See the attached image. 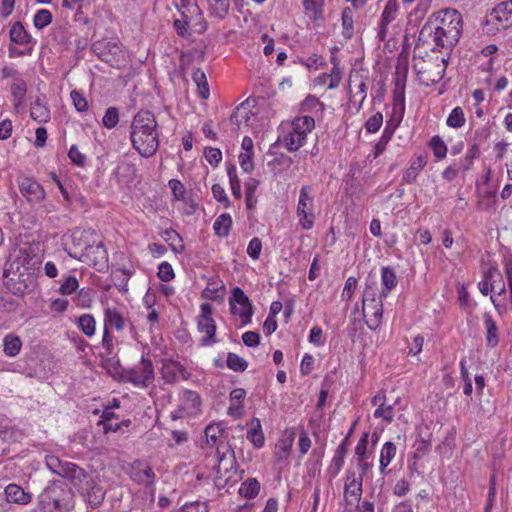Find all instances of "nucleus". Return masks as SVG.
<instances>
[{
    "label": "nucleus",
    "mask_w": 512,
    "mask_h": 512,
    "mask_svg": "<svg viewBox=\"0 0 512 512\" xmlns=\"http://www.w3.org/2000/svg\"><path fill=\"white\" fill-rule=\"evenodd\" d=\"M462 16L451 8L440 10L432 15L420 31V39L432 38L435 49H452L462 33Z\"/></svg>",
    "instance_id": "nucleus-1"
},
{
    "label": "nucleus",
    "mask_w": 512,
    "mask_h": 512,
    "mask_svg": "<svg viewBox=\"0 0 512 512\" xmlns=\"http://www.w3.org/2000/svg\"><path fill=\"white\" fill-rule=\"evenodd\" d=\"M133 148L143 157L155 155L159 148L158 123L149 110H140L133 117L130 126Z\"/></svg>",
    "instance_id": "nucleus-2"
},
{
    "label": "nucleus",
    "mask_w": 512,
    "mask_h": 512,
    "mask_svg": "<svg viewBox=\"0 0 512 512\" xmlns=\"http://www.w3.org/2000/svg\"><path fill=\"white\" fill-rule=\"evenodd\" d=\"M74 504L72 489L62 482H53L38 496L36 512H69Z\"/></svg>",
    "instance_id": "nucleus-3"
},
{
    "label": "nucleus",
    "mask_w": 512,
    "mask_h": 512,
    "mask_svg": "<svg viewBox=\"0 0 512 512\" xmlns=\"http://www.w3.org/2000/svg\"><path fill=\"white\" fill-rule=\"evenodd\" d=\"M178 11L179 17L174 19L173 26L180 37L189 38L191 32L201 34L206 30L202 11L195 2L181 0Z\"/></svg>",
    "instance_id": "nucleus-4"
},
{
    "label": "nucleus",
    "mask_w": 512,
    "mask_h": 512,
    "mask_svg": "<svg viewBox=\"0 0 512 512\" xmlns=\"http://www.w3.org/2000/svg\"><path fill=\"white\" fill-rule=\"evenodd\" d=\"M124 381L138 388H147L155 379L154 366L149 358L142 357L141 361L123 373Z\"/></svg>",
    "instance_id": "nucleus-5"
},
{
    "label": "nucleus",
    "mask_w": 512,
    "mask_h": 512,
    "mask_svg": "<svg viewBox=\"0 0 512 512\" xmlns=\"http://www.w3.org/2000/svg\"><path fill=\"white\" fill-rule=\"evenodd\" d=\"M92 50L98 57L112 67H120L125 62V51L116 40L103 39L93 43Z\"/></svg>",
    "instance_id": "nucleus-6"
},
{
    "label": "nucleus",
    "mask_w": 512,
    "mask_h": 512,
    "mask_svg": "<svg viewBox=\"0 0 512 512\" xmlns=\"http://www.w3.org/2000/svg\"><path fill=\"white\" fill-rule=\"evenodd\" d=\"M314 206L313 187L310 185L302 186L300 189L296 214L299 219V225L305 230L311 229L314 225Z\"/></svg>",
    "instance_id": "nucleus-7"
},
{
    "label": "nucleus",
    "mask_w": 512,
    "mask_h": 512,
    "mask_svg": "<svg viewBox=\"0 0 512 512\" xmlns=\"http://www.w3.org/2000/svg\"><path fill=\"white\" fill-rule=\"evenodd\" d=\"M69 255L75 259L94 266L99 271H101L108 262L107 251L101 242L96 245L87 244L84 246L80 253H69Z\"/></svg>",
    "instance_id": "nucleus-8"
},
{
    "label": "nucleus",
    "mask_w": 512,
    "mask_h": 512,
    "mask_svg": "<svg viewBox=\"0 0 512 512\" xmlns=\"http://www.w3.org/2000/svg\"><path fill=\"white\" fill-rule=\"evenodd\" d=\"M226 450L230 454L229 456L226 455V452L221 453L220 447H217L218 465L216 467L215 477L217 487H224L229 479L237 473L234 451L230 446L226 447Z\"/></svg>",
    "instance_id": "nucleus-9"
},
{
    "label": "nucleus",
    "mask_w": 512,
    "mask_h": 512,
    "mask_svg": "<svg viewBox=\"0 0 512 512\" xmlns=\"http://www.w3.org/2000/svg\"><path fill=\"white\" fill-rule=\"evenodd\" d=\"M201 313L198 316L197 326L201 333L205 336L201 339L203 346H209L217 342L215 338L216 324L212 318L213 307L210 303H202L200 306Z\"/></svg>",
    "instance_id": "nucleus-10"
},
{
    "label": "nucleus",
    "mask_w": 512,
    "mask_h": 512,
    "mask_svg": "<svg viewBox=\"0 0 512 512\" xmlns=\"http://www.w3.org/2000/svg\"><path fill=\"white\" fill-rule=\"evenodd\" d=\"M229 304L231 313L233 315H238L241 318L243 325H247L251 322L253 306L241 288L235 287L232 290V295L229 298Z\"/></svg>",
    "instance_id": "nucleus-11"
},
{
    "label": "nucleus",
    "mask_w": 512,
    "mask_h": 512,
    "mask_svg": "<svg viewBox=\"0 0 512 512\" xmlns=\"http://www.w3.org/2000/svg\"><path fill=\"white\" fill-rule=\"evenodd\" d=\"M181 404L172 412V419L194 416L200 412V395L192 390H184L180 397Z\"/></svg>",
    "instance_id": "nucleus-12"
},
{
    "label": "nucleus",
    "mask_w": 512,
    "mask_h": 512,
    "mask_svg": "<svg viewBox=\"0 0 512 512\" xmlns=\"http://www.w3.org/2000/svg\"><path fill=\"white\" fill-rule=\"evenodd\" d=\"M382 299L379 296V300L377 301L372 295V298H369V291H364L363 295V314L367 319V325L370 329H376L381 322L383 316V303Z\"/></svg>",
    "instance_id": "nucleus-13"
},
{
    "label": "nucleus",
    "mask_w": 512,
    "mask_h": 512,
    "mask_svg": "<svg viewBox=\"0 0 512 512\" xmlns=\"http://www.w3.org/2000/svg\"><path fill=\"white\" fill-rule=\"evenodd\" d=\"M161 364L159 372L166 384H174L180 378L187 380L191 375L180 362L173 359H162Z\"/></svg>",
    "instance_id": "nucleus-14"
},
{
    "label": "nucleus",
    "mask_w": 512,
    "mask_h": 512,
    "mask_svg": "<svg viewBox=\"0 0 512 512\" xmlns=\"http://www.w3.org/2000/svg\"><path fill=\"white\" fill-rule=\"evenodd\" d=\"M487 23L496 25V29H507L512 25V0L498 4L490 13Z\"/></svg>",
    "instance_id": "nucleus-15"
},
{
    "label": "nucleus",
    "mask_w": 512,
    "mask_h": 512,
    "mask_svg": "<svg viewBox=\"0 0 512 512\" xmlns=\"http://www.w3.org/2000/svg\"><path fill=\"white\" fill-rule=\"evenodd\" d=\"M366 78L361 75H350V100L349 102L359 111L362 108L363 102L366 99L367 84Z\"/></svg>",
    "instance_id": "nucleus-16"
},
{
    "label": "nucleus",
    "mask_w": 512,
    "mask_h": 512,
    "mask_svg": "<svg viewBox=\"0 0 512 512\" xmlns=\"http://www.w3.org/2000/svg\"><path fill=\"white\" fill-rule=\"evenodd\" d=\"M79 492L84 496L86 502L92 508L99 507L105 498V491L103 488L91 478Z\"/></svg>",
    "instance_id": "nucleus-17"
},
{
    "label": "nucleus",
    "mask_w": 512,
    "mask_h": 512,
    "mask_svg": "<svg viewBox=\"0 0 512 512\" xmlns=\"http://www.w3.org/2000/svg\"><path fill=\"white\" fill-rule=\"evenodd\" d=\"M21 194L30 202H39L45 198L43 187L35 180L24 178L19 182Z\"/></svg>",
    "instance_id": "nucleus-18"
},
{
    "label": "nucleus",
    "mask_w": 512,
    "mask_h": 512,
    "mask_svg": "<svg viewBox=\"0 0 512 512\" xmlns=\"http://www.w3.org/2000/svg\"><path fill=\"white\" fill-rule=\"evenodd\" d=\"M363 476L364 474L356 475L353 470H348L345 478L344 495L345 497H354L359 502L363 492Z\"/></svg>",
    "instance_id": "nucleus-19"
},
{
    "label": "nucleus",
    "mask_w": 512,
    "mask_h": 512,
    "mask_svg": "<svg viewBox=\"0 0 512 512\" xmlns=\"http://www.w3.org/2000/svg\"><path fill=\"white\" fill-rule=\"evenodd\" d=\"M61 477L70 480L78 490L92 478L83 468L72 462H68Z\"/></svg>",
    "instance_id": "nucleus-20"
},
{
    "label": "nucleus",
    "mask_w": 512,
    "mask_h": 512,
    "mask_svg": "<svg viewBox=\"0 0 512 512\" xmlns=\"http://www.w3.org/2000/svg\"><path fill=\"white\" fill-rule=\"evenodd\" d=\"M4 498L8 505L10 503L27 505L32 501V494L26 492L21 486L11 483L5 487Z\"/></svg>",
    "instance_id": "nucleus-21"
},
{
    "label": "nucleus",
    "mask_w": 512,
    "mask_h": 512,
    "mask_svg": "<svg viewBox=\"0 0 512 512\" xmlns=\"http://www.w3.org/2000/svg\"><path fill=\"white\" fill-rule=\"evenodd\" d=\"M369 442V433L365 432L361 436L355 448V455L357 456V464L362 474H365L372 468V463L368 461L370 454L367 452Z\"/></svg>",
    "instance_id": "nucleus-22"
},
{
    "label": "nucleus",
    "mask_w": 512,
    "mask_h": 512,
    "mask_svg": "<svg viewBox=\"0 0 512 512\" xmlns=\"http://www.w3.org/2000/svg\"><path fill=\"white\" fill-rule=\"evenodd\" d=\"M349 442L348 438H344L343 441L337 447L335 454L332 458L331 465L328 469L329 474L332 477L338 475L344 465V459L348 452Z\"/></svg>",
    "instance_id": "nucleus-23"
},
{
    "label": "nucleus",
    "mask_w": 512,
    "mask_h": 512,
    "mask_svg": "<svg viewBox=\"0 0 512 512\" xmlns=\"http://www.w3.org/2000/svg\"><path fill=\"white\" fill-rule=\"evenodd\" d=\"M253 113L249 109V101L246 100L239 104L232 112L230 116V121L237 126L240 127L241 124L249 125L251 118L253 117Z\"/></svg>",
    "instance_id": "nucleus-24"
},
{
    "label": "nucleus",
    "mask_w": 512,
    "mask_h": 512,
    "mask_svg": "<svg viewBox=\"0 0 512 512\" xmlns=\"http://www.w3.org/2000/svg\"><path fill=\"white\" fill-rule=\"evenodd\" d=\"M426 164V155H419L412 159L409 168L403 174V181L409 184L414 183L419 172L425 167Z\"/></svg>",
    "instance_id": "nucleus-25"
},
{
    "label": "nucleus",
    "mask_w": 512,
    "mask_h": 512,
    "mask_svg": "<svg viewBox=\"0 0 512 512\" xmlns=\"http://www.w3.org/2000/svg\"><path fill=\"white\" fill-rule=\"evenodd\" d=\"M27 93V84L26 82L19 77H16L11 84V94L14 108L16 110L19 109L20 106L24 104L25 95Z\"/></svg>",
    "instance_id": "nucleus-26"
},
{
    "label": "nucleus",
    "mask_w": 512,
    "mask_h": 512,
    "mask_svg": "<svg viewBox=\"0 0 512 512\" xmlns=\"http://www.w3.org/2000/svg\"><path fill=\"white\" fill-rule=\"evenodd\" d=\"M11 42L18 45H27L32 42L31 35L26 31L21 22H15L9 30Z\"/></svg>",
    "instance_id": "nucleus-27"
},
{
    "label": "nucleus",
    "mask_w": 512,
    "mask_h": 512,
    "mask_svg": "<svg viewBox=\"0 0 512 512\" xmlns=\"http://www.w3.org/2000/svg\"><path fill=\"white\" fill-rule=\"evenodd\" d=\"M342 35L346 40L354 36V11L351 7H345L341 13Z\"/></svg>",
    "instance_id": "nucleus-28"
},
{
    "label": "nucleus",
    "mask_w": 512,
    "mask_h": 512,
    "mask_svg": "<svg viewBox=\"0 0 512 512\" xmlns=\"http://www.w3.org/2000/svg\"><path fill=\"white\" fill-rule=\"evenodd\" d=\"M30 116L38 123H46L50 120V110L40 98L31 104Z\"/></svg>",
    "instance_id": "nucleus-29"
},
{
    "label": "nucleus",
    "mask_w": 512,
    "mask_h": 512,
    "mask_svg": "<svg viewBox=\"0 0 512 512\" xmlns=\"http://www.w3.org/2000/svg\"><path fill=\"white\" fill-rule=\"evenodd\" d=\"M247 439L256 447L261 448L264 445V434L261 428V422L258 418H253L250 422V429L247 432Z\"/></svg>",
    "instance_id": "nucleus-30"
},
{
    "label": "nucleus",
    "mask_w": 512,
    "mask_h": 512,
    "mask_svg": "<svg viewBox=\"0 0 512 512\" xmlns=\"http://www.w3.org/2000/svg\"><path fill=\"white\" fill-rule=\"evenodd\" d=\"M131 478L138 484L152 486L155 481V473L150 466H145L143 469L133 466Z\"/></svg>",
    "instance_id": "nucleus-31"
},
{
    "label": "nucleus",
    "mask_w": 512,
    "mask_h": 512,
    "mask_svg": "<svg viewBox=\"0 0 512 512\" xmlns=\"http://www.w3.org/2000/svg\"><path fill=\"white\" fill-rule=\"evenodd\" d=\"M381 281L384 289L380 293V297L386 298L388 293L396 287L398 282L394 269L391 267H383L381 271Z\"/></svg>",
    "instance_id": "nucleus-32"
},
{
    "label": "nucleus",
    "mask_w": 512,
    "mask_h": 512,
    "mask_svg": "<svg viewBox=\"0 0 512 512\" xmlns=\"http://www.w3.org/2000/svg\"><path fill=\"white\" fill-rule=\"evenodd\" d=\"M496 276H499V270L497 268L491 267L485 272L484 280L478 284L479 290L483 295L486 296L495 291Z\"/></svg>",
    "instance_id": "nucleus-33"
},
{
    "label": "nucleus",
    "mask_w": 512,
    "mask_h": 512,
    "mask_svg": "<svg viewBox=\"0 0 512 512\" xmlns=\"http://www.w3.org/2000/svg\"><path fill=\"white\" fill-rule=\"evenodd\" d=\"M291 127L292 131H297V133L307 137V134L315 127V121L310 116L296 117L292 121Z\"/></svg>",
    "instance_id": "nucleus-34"
},
{
    "label": "nucleus",
    "mask_w": 512,
    "mask_h": 512,
    "mask_svg": "<svg viewBox=\"0 0 512 512\" xmlns=\"http://www.w3.org/2000/svg\"><path fill=\"white\" fill-rule=\"evenodd\" d=\"M231 226H232L231 216L228 213H223L216 218V220L213 224V229L217 236L226 237L229 235Z\"/></svg>",
    "instance_id": "nucleus-35"
},
{
    "label": "nucleus",
    "mask_w": 512,
    "mask_h": 512,
    "mask_svg": "<svg viewBox=\"0 0 512 512\" xmlns=\"http://www.w3.org/2000/svg\"><path fill=\"white\" fill-rule=\"evenodd\" d=\"M192 79L197 85L198 93L202 99H207L210 95L207 77L203 70L196 68L193 70Z\"/></svg>",
    "instance_id": "nucleus-36"
},
{
    "label": "nucleus",
    "mask_w": 512,
    "mask_h": 512,
    "mask_svg": "<svg viewBox=\"0 0 512 512\" xmlns=\"http://www.w3.org/2000/svg\"><path fill=\"white\" fill-rule=\"evenodd\" d=\"M211 16L224 19L230 8V0H207Z\"/></svg>",
    "instance_id": "nucleus-37"
},
{
    "label": "nucleus",
    "mask_w": 512,
    "mask_h": 512,
    "mask_svg": "<svg viewBox=\"0 0 512 512\" xmlns=\"http://www.w3.org/2000/svg\"><path fill=\"white\" fill-rule=\"evenodd\" d=\"M304 9L312 14V20L314 22H319L324 19V0H303Z\"/></svg>",
    "instance_id": "nucleus-38"
},
{
    "label": "nucleus",
    "mask_w": 512,
    "mask_h": 512,
    "mask_svg": "<svg viewBox=\"0 0 512 512\" xmlns=\"http://www.w3.org/2000/svg\"><path fill=\"white\" fill-rule=\"evenodd\" d=\"M397 124L391 119L387 122L386 127L382 133L380 140L375 145V156H379L386 148L387 143L392 138Z\"/></svg>",
    "instance_id": "nucleus-39"
},
{
    "label": "nucleus",
    "mask_w": 512,
    "mask_h": 512,
    "mask_svg": "<svg viewBox=\"0 0 512 512\" xmlns=\"http://www.w3.org/2000/svg\"><path fill=\"white\" fill-rule=\"evenodd\" d=\"M306 141V137L297 133V131H290L283 137L284 147L290 151H297L300 147L304 145Z\"/></svg>",
    "instance_id": "nucleus-40"
},
{
    "label": "nucleus",
    "mask_w": 512,
    "mask_h": 512,
    "mask_svg": "<svg viewBox=\"0 0 512 512\" xmlns=\"http://www.w3.org/2000/svg\"><path fill=\"white\" fill-rule=\"evenodd\" d=\"M22 347V342L18 336L13 334L6 335L3 340V351L9 357L16 356Z\"/></svg>",
    "instance_id": "nucleus-41"
},
{
    "label": "nucleus",
    "mask_w": 512,
    "mask_h": 512,
    "mask_svg": "<svg viewBox=\"0 0 512 512\" xmlns=\"http://www.w3.org/2000/svg\"><path fill=\"white\" fill-rule=\"evenodd\" d=\"M484 324L487 330V344L490 347H495L498 344V335H497V326L492 316L489 313H485L484 316Z\"/></svg>",
    "instance_id": "nucleus-42"
},
{
    "label": "nucleus",
    "mask_w": 512,
    "mask_h": 512,
    "mask_svg": "<svg viewBox=\"0 0 512 512\" xmlns=\"http://www.w3.org/2000/svg\"><path fill=\"white\" fill-rule=\"evenodd\" d=\"M294 442V433H291L288 437L283 438L276 444L275 457L277 460H284L290 454L291 448Z\"/></svg>",
    "instance_id": "nucleus-43"
},
{
    "label": "nucleus",
    "mask_w": 512,
    "mask_h": 512,
    "mask_svg": "<svg viewBox=\"0 0 512 512\" xmlns=\"http://www.w3.org/2000/svg\"><path fill=\"white\" fill-rule=\"evenodd\" d=\"M125 320L123 316L115 309L105 310V326L114 327L116 330L121 331L124 328Z\"/></svg>",
    "instance_id": "nucleus-44"
},
{
    "label": "nucleus",
    "mask_w": 512,
    "mask_h": 512,
    "mask_svg": "<svg viewBox=\"0 0 512 512\" xmlns=\"http://www.w3.org/2000/svg\"><path fill=\"white\" fill-rule=\"evenodd\" d=\"M260 483L255 478H249L243 482L239 488L240 495L247 499H252L258 495Z\"/></svg>",
    "instance_id": "nucleus-45"
},
{
    "label": "nucleus",
    "mask_w": 512,
    "mask_h": 512,
    "mask_svg": "<svg viewBox=\"0 0 512 512\" xmlns=\"http://www.w3.org/2000/svg\"><path fill=\"white\" fill-rule=\"evenodd\" d=\"M396 454V446L393 442H386L380 453V470L383 472L385 468L390 464Z\"/></svg>",
    "instance_id": "nucleus-46"
},
{
    "label": "nucleus",
    "mask_w": 512,
    "mask_h": 512,
    "mask_svg": "<svg viewBox=\"0 0 512 512\" xmlns=\"http://www.w3.org/2000/svg\"><path fill=\"white\" fill-rule=\"evenodd\" d=\"M480 154V147L478 143H473L470 148L467 150L464 158L461 160L459 168L462 171H468L472 165L474 159H476Z\"/></svg>",
    "instance_id": "nucleus-47"
},
{
    "label": "nucleus",
    "mask_w": 512,
    "mask_h": 512,
    "mask_svg": "<svg viewBox=\"0 0 512 512\" xmlns=\"http://www.w3.org/2000/svg\"><path fill=\"white\" fill-rule=\"evenodd\" d=\"M79 329L88 337H91L95 333L96 322L91 314H84L78 318Z\"/></svg>",
    "instance_id": "nucleus-48"
},
{
    "label": "nucleus",
    "mask_w": 512,
    "mask_h": 512,
    "mask_svg": "<svg viewBox=\"0 0 512 512\" xmlns=\"http://www.w3.org/2000/svg\"><path fill=\"white\" fill-rule=\"evenodd\" d=\"M466 122L465 114L460 106L455 107L449 114L446 124L451 128H461Z\"/></svg>",
    "instance_id": "nucleus-49"
},
{
    "label": "nucleus",
    "mask_w": 512,
    "mask_h": 512,
    "mask_svg": "<svg viewBox=\"0 0 512 512\" xmlns=\"http://www.w3.org/2000/svg\"><path fill=\"white\" fill-rule=\"evenodd\" d=\"M227 174L229 177V182L233 196L236 199H240L242 197L241 184L237 176L236 167L233 164L227 166Z\"/></svg>",
    "instance_id": "nucleus-50"
},
{
    "label": "nucleus",
    "mask_w": 512,
    "mask_h": 512,
    "mask_svg": "<svg viewBox=\"0 0 512 512\" xmlns=\"http://www.w3.org/2000/svg\"><path fill=\"white\" fill-rule=\"evenodd\" d=\"M227 367L236 372H244L248 367V362L239 355L229 352L226 360Z\"/></svg>",
    "instance_id": "nucleus-51"
},
{
    "label": "nucleus",
    "mask_w": 512,
    "mask_h": 512,
    "mask_svg": "<svg viewBox=\"0 0 512 512\" xmlns=\"http://www.w3.org/2000/svg\"><path fill=\"white\" fill-rule=\"evenodd\" d=\"M224 427L221 423H211L205 428V437L208 444L215 445L218 438L223 434Z\"/></svg>",
    "instance_id": "nucleus-52"
},
{
    "label": "nucleus",
    "mask_w": 512,
    "mask_h": 512,
    "mask_svg": "<svg viewBox=\"0 0 512 512\" xmlns=\"http://www.w3.org/2000/svg\"><path fill=\"white\" fill-rule=\"evenodd\" d=\"M45 462L47 467L54 473L59 476H62L68 461H62L59 457L55 455H47L45 457Z\"/></svg>",
    "instance_id": "nucleus-53"
},
{
    "label": "nucleus",
    "mask_w": 512,
    "mask_h": 512,
    "mask_svg": "<svg viewBox=\"0 0 512 512\" xmlns=\"http://www.w3.org/2000/svg\"><path fill=\"white\" fill-rule=\"evenodd\" d=\"M79 287L78 280L73 275H68L64 278L62 284L60 285L59 292L62 295H70L75 292Z\"/></svg>",
    "instance_id": "nucleus-54"
},
{
    "label": "nucleus",
    "mask_w": 512,
    "mask_h": 512,
    "mask_svg": "<svg viewBox=\"0 0 512 512\" xmlns=\"http://www.w3.org/2000/svg\"><path fill=\"white\" fill-rule=\"evenodd\" d=\"M52 21V14L47 9H41L37 11L34 16L33 23L34 26L38 29H43L48 26Z\"/></svg>",
    "instance_id": "nucleus-55"
},
{
    "label": "nucleus",
    "mask_w": 512,
    "mask_h": 512,
    "mask_svg": "<svg viewBox=\"0 0 512 512\" xmlns=\"http://www.w3.org/2000/svg\"><path fill=\"white\" fill-rule=\"evenodd\" d=\"M119 122V111L116 107H109L102 119L103 125L108 128H114Z\"/></svg>",
    "instance_id": "nucleus-56"
},
{
    "label": "nucleus",
    "mask_w": 512,
    "mask_h": 512,
    "mask_svg": "<svg viewBox=\"0 0 512 512\" xmlns=\"http://www.w3.org/2000/svg\"><path fill=\"white\" fill-rule=\"evenodd\" d=\"M430 145L436 158L442 159L446 156L447 147L439 136H434L431 139Z\"/></svg>",
    "instance_id": "nucleus-57"
},
{
    "label": "nucleus",
    "mask_w": 512,
    "mask_h": 512,
    "mask_svg": "<svg viewBox=\"0 0 512 512\" xmlns=\"http://www.w3.org/2000/svg\"><path fill=\"white\" fill-rule=\"evenodd\" d=\"M343 72L340 67H332L330 74H322L320 78H330L328 89H335L339 86Z\"/></svg>",
    "instance_id": "nucleus-58"
},
{
    "label": "nucleus",
    "mask_w": 512,
    "mask_h": 512,
    "mask_svg": "<svg viewBox=\"0 0 512 512\" xmlns=\"http://www.w3.org/2000/svg\"><path fill=\"white\" fill-rule=\"evenodd\" d=\"M93 301V293L91 290H85L81 289L76 298L74 299V302L77 306L82 308H87L91 306V303Z\"/></svg>",
    "instance_id": "nucleus-59"
},
{
    "label": "nucleus",
    "mask_w": 512,
    "mask_h": 512,
    "mask_svg": "<svg viewBox=\"0 0 512 512\" xmlns=\"http://www.w3.org/2000/svg\"><path fill=\"white\" fill-rule=\"evenodd\" d=\"M383 123V115L380 112L373 114L365 123V129L368 133L377 132Z\"/></svg>",
    "instance_id": "nucleus-60"
},
{
    "label": "nucleus",
    "mask_w": 512,
    "mask_h": 512,
    "mask_svg": "<svg viewBox=\"0 0 512 512\" xmlns=\"http://www.w3.org/2000/svg\"><path fill=\"white\" fill-rule=\"evenodd\" d=\"M458 302L462 309H469L472 306L470 295L464 284H458L457 286Z\"/></svg>",
    "instance_id": "nucleus-61"
},
{
    "label": "nucleus",
    "mask_w": 512,
    "mask_h": 512,
    "mask_svg": "<svg viewBox=\"0 0 512 512\" xmlns=\"http://www.w3.org/2000/svg\"><path fill=\"white\" fill-rule=\"evenodd\" d=\"M373 415L377 419L382 418L385 422L391 423L394 419L393 405L385 403L383 407L377 408Z\"/></svg>",
    "instance_id": "nucleus-62"
},
{
    "label": "nucleus",
    "mask_w": 512,
    "mask_h": 512,
    "mask_svg": "<svg viewBox=\"0 0 512 512\" xmlns=\"http://www.w3.org/2000/svg\"><path fill=\"white\" fill-rule=\"evenodd\" d=\"M157 275L164 282H169L175 277L174 270L168 262H162L159 265Z\"/></svg>",
    "instance_id": "nucleus-63"
},
{
    "label": "nucleus",
    "mask_w": 512,
    "mask_h": 512,
    "mask_svg": "<svg viewBox=\"0 0 512 512\" xmlns=\"http://www.w3.org/2000/svg\"><path fill=\"white\" fill-rule=\"evenodd\" d=\"M70 96L77 111L84 112L88 109V102L82 93L77 90H73L71 91Z\"/></svg>",
    "instance_id": "nucleus-64"
}]
</instances>
